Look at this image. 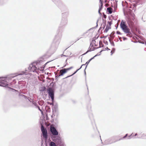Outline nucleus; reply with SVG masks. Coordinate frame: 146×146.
Masks as SVG:
<instances>
[{
  "mask_svg": "<svg viewBox=\"0 0 146 146\" xmlns=\"http://www.w3.org/2000/svg\"><path fill=\"white\" fill-rule=\"evenodd\" d=\"M51 134L50 137L52 141L58 145L61 146L62 144V139L59 135V133L56 128L54 127H51L50 128Z\"/></svg>",
  "mask_w": 146,
  "mask_h": 146,
  "instance_id": "1",
  "label": "nucleus"
},
{
  "mask_svg": "<svg viewBox=\"0 0 146 146\" xmlns=\"http://www.w3.org/2000/svg\"><path fill=\"white\" fill-rule=\"evenodd\" d=\"M135 14L133 13L131 14L130 16H127L126 17V20L131 29L132 28L135 26L134 22L135 21Z\"/></svg>",
  "mask_w": 146,
  "mask_h": 146,
  "instance_id": "2",
  "label": "nucleus"
},
{
  "mask_svg": "<svg viewBox=\"0 0 146 146\" xmlns=\"http://www.w3.org/2000/svg\"><path fill=\"white\" fill-rule=\"evenodd\" d=\"M48 57L47 55H44L40 57L37 61L34 62L35 65L38 66L37 69H40V66H42V65L44 63L45 60Z\"/></svg>",
  "mask_w": 146,
  "mask_h": 146,
  "instance_id": "3",
  "label": "nucleus"
},
{
  "mask_svg": "<svg viewBox=\"0 0 146 146\" xmlns=\"http://www.w3.org/2000/svg\"><path fill=\"white\" fill-rule=\"evenodd\" d=\"M100 138L102 143L103 144V145L110 144L119 141L118 140H116V138L117 137L116 136H113L109 138L108 139L106 140L104 142V144H103L101 138V136L100 135Z\"/></svg>",
  "mask_w": 146,
  "mask_h": 146,
  "instance_id": "4",
  "label": "nucleus"
},
{
  "mask_svg": "<svg viewBox=\"0 0 146 146\" xmlns=\"http://www.w3.org/2000/svg\"><path fill=\"white\" fill-rule=\"evenodd\" d=\"M46 91L48 94L49 98H50L52 102H53L54 100V89L51 87H49L47 89Z\"/></svg>",
  "mask_w": 146,
  "mask_h": 146,
  "instance_id": "5",
  "label": "nucleus"
},
{
  "mask_svg": "<svg viewBox=\"0 0 146 146\" xmlns=\"http://www.w3.org/2000/svg\"><path fill=\"white\" fill-rule=\"evenodd\" d=\"M61 36L59 34L56 35L53 39L52 45L56 47L58 46L60 41Z\"/></svg>",
  "mask_w": 146,
  "mask_h": 146,
  "instance_id": "6",
  "label": "nucleus"
},
{
  "mask_svg": "<svg viewBox=\"0 0 146 146\" xmlns=\"http://www.w3.org/2000/svg\"><path fill=\"white\" fill-rule=\"evenodd\" d=\"M40 129L44 139L47 140L48 138V135L46 129L44 128L43 126L42 125Z\"/></svg>",
  "mask_w": 146,
  "mask_h": 146,
  "instance_id": "7",
  "label": "nucleus"
},
{
  "mask_svg": "<svg viewBox=\"0 0 146 146\" xmlns=\"http://www.w3.org/2000/svg\"><path fill=\"white\" fill-rule=\"evenodd\" d=\"M67 23L68 19L61 18L60 26L59 27V30L60 29V28L64 27L67 24Z\"/></svg>",
  "mask_w": 146,
  "mask_h": 146,
  "instance_id": "8",
  "label": "nucleus"
},
{
  "mask_svg": "<svg viewBox=\"0 0 146 146\" xmlns=\"http://www.w3.org/2000/svg\"><path fill=\"white\" fill-rule=\"evenodd\" d=\"M37 67L36 66L35 63L34 62L32 63L28 68V70L30 71L34 72V70L37 69Z\"/></svg>",
  "mask_w": 146,
  "mask_h": 146,
  "instance_id": "9",
  "label": "nucleus"
},
{
  "mask_svg": "<svg viewBox=\"0 0 146 146\" xmlns=\"http://www.w3.org/2000/svg\"><path fill=\"white\" fill-rule=\"evenodd\" d=\"M13 77H6V78H5L4 79H0V80H3L5 81L7 83L6 84L7 85L6 86H3L4 87H7L8 86V83H9V81L11 80Z\"/></svg>",
  "mask_w": 146,
  "mask_h": 146,
  "instance_id": "10",
  "label": "nucleus"
},
{
  "mask_svg": "<svg viewBox=\"0 0 146 146\" xmlns=\"http://www.w3.org/2000/svg\"><path fill=\"white\" fill-rule=\"evenodd\" d=\"M69 15V13L68 11L62 13V18L67 19Z\"/></svg>",
  "mask_w": 146,
  "mask_h": 146,
  "instance_id": "11",
  "label": "nucleus"
},
{
  "mask_svg": "<svg viewBox=\"0 0 146 146\" xmlns=\"http://www.w3.org/2000/svg\"><path fill=\"white\" fill-rule=\"evenodd\" d=\"M5 81L2 80H0V86H5L7 85Z\"/></svg>",
  "mask_w": 146,
  "mask_h": 146,
  "instance_id": "12",
  "label": "nucleus"
},
{
  "mask_svg": "<svg viewBox=\"0 0 146 146\" xmlns=\"http://www.w3.org/2000/svg\"><path fill=\"white\" fill-rule=\"evenodd\" d=\"M60 72H62L61 74L59 75H58V76H62L64 75V74L66 73L67 72L65 68H64L60 70Z\"/></svg>",
  "mask_w": 146,
  "mask_h": 146,
  "instance_id": "13",
  "label": "nucleus"
},
{
  "mask_svg": "<svg viewBox=\"0 0 146 146\" xmlns=\"http://www.w3.org/2000/svg\"><path fill=\"white\" fill-rule=\"evenodd\" d=\"M121 29L125 33H129V32L130 31V29L129 28H124L123 27H122V28H121Z\"/></svg>",
  "mask_w": 146,
  "mask_h": 146,
  "instance_id": "14",
  "label": "nucleus"
},
{
  "mask_svg": "<svg viewBox=\"0 0 146 146\" xmlns=\"http://www.w3.org/2000/svg\"><path fill=\"white\" fill-rule=\"evenodd\" d=\"M107 12L108 14H110L112 13V9L110 7H108L107 9Z\"/></svg>",
  "mask_w": 146,
  "mask_h": 146,
  "instance_id": "15",
  "label": "nucleus"
},
{
  "mask_svg": "<svg viewBox=\"0 0 146 146\" xmlns=\"http://www.w3.org/2000/svg\"><path fill=\"white\" fill-rule=\"evenodd\" d=\"M141 136H137V138L139 139L142 138L146 139V134L143 133L141 134Z\"/></svg>",
  "mask_w": 146,
  "mask_h": 146,
  "instance_id": "16",
  "label": "nucleus"
},
{
  "mask_svg": "<svg viewBox=\"0 0 146 146\" xmlns=\"http://www.w3.org/2000/svg\"><path fill=\"white\" fill-rule=\"evenodd\" d=\"M125 24H126L125 21L122 20L121 21L120 25V28H122L123 26L125 25Z\"/></svg>",
  "mask_w": 146,
  "mask_h": 146,
  "instance_id": "17",
  "label": "nucleus"
},
{
  "mask_svg": "<svg viewBox=\"0 0 146 146\" xmlns=\"http://www.w3.org/2000/svg\"><path fill=\"white\" fill-rule=\"evenodd\" d=\"M114 34L115 32L113 31L111 33V35H110V37L111 38V40H113V38L115 37V36L114 35Z\"/></svg>",
  "mask_w": 146,
  "mask_h": 146,
  "instance_id": "18",
  "label": "nucleus"
},
{
  "mask_svg": "<svg viewBox=\"0 0 146 146\" xmlns=\"http://www.w3.org/2000/svg\"><path fill=\"white\" fill-rule=\"evenodd\" d=\"M111 29V27H110V26H109L108 25H107L104 31V32L105 33L107 32L109 30Z\"/></svg>",
  "mask_w": 146,
  "mask_h": 146,
  "instance_id": "19",
  "label": "nucleus"
},
{
  "mask_svg": "<svg viewBox=\"0 0 146 146\" xmlns=\"http://www.w3.org/2000/svg\"><path fill=\"white\" fill-rule=\"evenodd\" d=\"M50 61H48L47 62H46V63H45L42 66H40V68L41 69H42V70H44V68H45V66L48 63V62H50Z\"/></svg>",
  "mask_w": 146,
  "mask_h": 146,
  "instance_id": "20",
  "label": "nucleus"
},
{
  "mask_svg": "<svg viewBox=\"0 0 146 146\" xmlns=\"http://www.w3.org/2000/svg\"><path fill=\"white\" fill-rule=\"evenodd\" d=\"M94 57H92L91 58H90L88 61L86 62V68L88 64H89V63L91 61L92 59H94Z\"/></svg>",
  "mask_w": 146,
  "mask_h": 146,
  "instance_id": "21",
  "label": "nucleus"
},
{
  "mask_svg": "<svg viewBox=\"0 0 146 146\" xmlns=\"http://www.w3.org/2000/svg\"><path fill=\"white\" fill-rule=\"evenodd\" d=\"M92 49L91 48H90V47H89L88 48V50L87 51L84 53L83 54V55H84L87 54L88 52H91L92 51Z\"/></svg>",
  "mask_w": 146,
  "mask_h": 146,
  "instance_id": "22",
  "label": "nucleus"
},
{
  "mask_svg": "<svg viewBox=\"0 0 146 146\" xmlns=\"http://www.w3.org/2000/svg\"><path fill=\"white\" fill-rule=\"evenodd\" d=\"M108 38H109V41L110 42V44H111L112 46H115V44H114V42H113V40H112V41H111V40H110L109 37Z\"/></svg>",
  "mask_w": 146,
  "mask_h": 146,
  "instance_id": "23",
  "label": "nucleus"
},
{
  "mask_svg": "<svg viewBox=\"0 0 146 146\" xmlns=\"http://www.w3.org/2000/svg\"><path fill=\"white\" fill-rule=\"evenodd\" d=\"M127 33L126 35L127 36L130 37H132V34L130 31L129 32V33Z\"/></svg>",
  "mask_w": 146,
  "mask_h": 146,
  "instance_id": "24",
  "label": "nucleus"
},
{
  "mask_svg": "<svg viewBox=\"0 0 146 146\" xmlns=\"http://www.w3.org/2000/svg\"><path fill=\"white\" fill-rule=\"evenodd\" d=\"M128 134L127 133L122 138L119 139H118L119 141H120L121 140H122L123 139L125 138L128 136Z\"/></svg>",
  "mask_w": 146,
  "mask_h": 146,
  "instance_id": "25",
  "label": "nucleus"
},
{
  "mask_svg": "<svg viewBox=\"0 0 146 146\" xmlns=\"http://www.w3.org/2000/svg\"><path fill=\"white\" fill-rule=\"evenodd\" d=\"M50 146H56L55 143L52 141L49 144Z\"/></svg>",
  "mask_w": 146,
  "mask_h": 146,
  "instance_id": "26",
  "label": "nucleus"
},
{
  "mask_svg": "<svg viewBox=\"0 0 146 146\" xmlns=\"http://www.w3.org/2000/svg\"><path fill=\"white\" fill-rule=\"evenodd\" d=\"M91 106L90 105H89L88 107H87V109L90 112L91 111Z\"/></svg>",
  "mask_w": 146,
  "mask_h": 146,
  "instance_id": "27",
  "label": "nucleus"
},
{
  "mask_svg": "<svg viewBox=\"0 0 146 146\" xmlns=\"http://www.w3.org/2000/svg\"><path fill=\"white\" fill-rule=\"evenodd\" d=\"M77 72H76V71H75L72 74H71V75H70V76H67V77H66V78H68V77H70L71 76H73V75H74V74H75Z\"/></svg>",
  "mask_w": 146,
  "mask_h": 146,
  "instance_id": "28",
  "label": "nucleus"
},
{
  "mask_svg": "<svg viewBox=\"0 0 146 146\" xmlns=\"http://www.w3.org/2000/svg\"><path fill=\"white\" fill-rule=\"evenodd\" d=\"M32 104H33L34 105V106H35V108H37L38 106L37 104H36L34 101H33Z\"/></svg>",
  "mask_w": 146,
  "mask_h": 146,
  "instance_id": "29",
  "label": "nucleus"
},
{
  "mask_svg": "<svg viewBox=\"0 0 146 146\" xmlns=\"http://www.w3.org/2000/svg\"><path fill=\"white\" fill-rule=\"evenodd\" d=\"M24 74H26V75L27 74L25 72L22 71L21 72V73H19V74H18V75H22Z\"/></svg>",
  "mask_w": 146,
  "mask_h": 146,
  "instance_id": "30",
  "label": "nucleus"
},
{
  "mask_svg": "<svg viewBox=\"0 0 146 146\" xmlns=\"http://www.w3.org/2000/svg\"><path fill=\"white\" fill-rule=\"evenodd\" d=\"M27 99L29 102H32V103L33 102V101H34L33 99L28 97L27 98Z\"/></svg>",
  "mask_w": 146,
  "mask_h": 146,
  "instance_id": "31",
  "label": "nucleus"
},
{
  "mask_svg": "<svg viewBox=\"0 0 146 146\" xmlns=\"http://www.w3.org/2000/svg\"><path fill=\"white\" fill-rule=\"evenodd\" d=\"M133 133H132V134L128 136V137L127 138V139H129L133 137Z\"/></svg>",
  "mask_w": 146,
  "mask_h": 146,
  "instance_id": "32",
  "label": "nucleus"
},
{
  "mask_svg": "<svg viewBox=\"0 0 146 146\" xmlns=\"http://www.w3.org/2000/svg\"><path fill=\"white\" fill-rule=\"evenodd\" d=\"M16 83V81L15 79L13 80L12 82H10V84L12 85L13 84H15Z\"/></svg>",
  "mask_w": 146,
  "mask_h": 146,
  "instance_id": "33",
  "label": "nucleus"
},
{
  "mask_svg": "<svg viewBox=\"0 0 146 146\" xmlns=\"http://www.w3.org/2000/svg\"><path fill=\"white\" fill-rule=\"evenodd\" d=\"M90 115L91 116V117H90V115H89V117H90V119L91 120H94V119L93 118V115L92 114H90Z\"/></svg>",
  "mask_w": 146,
  "mask_h": 146,
  "instance_id": "34",
  "label": "nucleus"
},
{
  "mask_svg": "<svg viewBox=\"0 0 146 146\" xmlns=\"http://www.w3.org/2000/svg\"><path fill=\"white\" fill-rule=\"evenodd\" d=\"M46 88L45 87H43L40 90L41 92H43L46 91Z\"/></svg>",
  "mask_w": 146,
  "mask_h": 146,
  "instance_id": "35",
  "label": "nucleus"
},
{
  "mask_svg": "<svg viewBox=\"0 0 146 146\" xmlns=\"http://www.w3.org/2000/svg\"><path fill=\"white\" fill-rule=\"evenodd\" d=\"M53 2H54L56 4H57V3L59 1V0H51Z\"/></svg>",
  "mask_w": 146,
  "mask_h": 146,
  "instance_id": "36",
  "label": "nucleus"
},
{
  "mask_svg": "<svg viewBox=\"0 0 146 146\" xmlns=\"http://www.w3.org/2000/svg\"><path fill=\"white\" fill-rule=\"evenodd\" d=\"M73 68V66H71L69 68H66L65 69L66 70V71L67 72L68 71L72 69Z\"/></svg>",
  "mask_w": 146,
  "mask_h": 146,
  "instance_id": "37",
  "label": "nucleus"
},
{
  "mask_svg": "<svg viewBox=\"0 0 146 146\" xmlns=\"http://www.w3.org/2000/svg\"><path fill=\"white\" fill-rule=\"evenodd\" d=\"M112 50L113 51V52H112V50H111V55H112L113 53L115 52V49L114 48H112Z\"/></svg>",
  "mask_w": 146,
  "mask_h": 146,
  "instance_id": "38",
  "label": "nucleus"
},
{
  "mask_svg": "<svg viewBox=\"0 0 146 146\" xmlns=\"http://www.w3.org/2000/svg\"><path fill=\"white\" fill-rule=\"evenodd\" d=\"M103 7V5H101L99 7L98 11H101Z\"/></svg>",
  "mask_w": 146,
  "mask_h": 146,
  "instance_id": "39",
  "label": "nucleus"
},
{
  "mask_svg": "<svg viewBox=\"0 0 146 146\" xmlns=\"http://www.w3.org/2000/svg\"><path fill=\"white\" fill-rule=\"evenodd\" d=\"M38 109L41 111V114H43V111H42L41 110L40 108V107L38 106L37 108Z\"/></svg>",
  "mask_w": 146,
  "mask_h": 146,
  "instance_id": "40",
  "label": "nucleus"
},
{
  "mask_svg": "<svg viewBox=\"0 0 146 146\" xmlns=\"http://www.w3.org/2000/svg\"><path fill=\"white\" fill-rule=\"evenodd\" d=\"M142 0H138V1H137V3H139V4H142Z\"/></svg>",
  "mask_w": 146,
  "mask_h": 146,
  "instance_id": "41",
  "label": "nucleus"
},
{
  "mask_svg": "<svg viewBox=\"0 0 146 146\" xmlns=\"http://www.w3.org/2000/svg\"><path fill=\"white\" fill-rule=\"evenodd\" d=\"M102 25H103L102 27V30H103L104 29V28H105V26H106V25H105V24L104 23V24H103V25H102Z\"/></svg>",
  "mask_w": 146,
  "mask_h": 146,
  "instance_id": "42",
  "label": "nucleus"
},
{
  "mask_svg": "<svg viewBox=\"0 0 146 146\" xmlns=\"http://www.w3.org/2000/svg\"><path fill=\"white\" fill-rule=\"evenodd\" d=\"M21 96L22 97H24L25 99H27V98L28 97L27 96H25V95H24L23 94L21 95Z\"/></svg>",
  "mask_w": 146,
  "mask_h": 146,
  "instance_id": "43",
  "label": "nucleus"
},
{
  "mask_svg": "<svg viewBox=\"0 0 146 146\" xmlns=\"http://www.w3.org/2000/svg\"><path fill=\"white\" fill-rule=\"evenodd\" d=\"M108 23L109 25H110L109 26H110V27L111 25H112V21H108Z\"/></svg>",
  "mask_w": 146,
  "mask_h": 146,
  "instance_id": "44",
  "label": "nucleus"
},
{
  "mask_svg": "<svg viewBox=\"0 0 146 146\" xmlns=\"http://www.w3.org/2000/svg\"><path fill=\"white\" fill-rule=\"evenodd\" d=\"M103 42L106 45H108V42L107 41L104 40Z\"/></svg>",
  "mask_w": 146,
  "mask_h": 146,
  "instance_id": "45",
  "label": "nucleus"
},
{
  "mask_svg": "<svg viewBox=\"0 0 146 146\" xmlns=\"http://www.w3.org/2000/svg\"><path fill=\"white\" fill-rule=\"evenodd\" d=\"M123 27L124 28H129L128 27V26H127L126 24L125 25H124L123 26Z\"/></svg>",
  "mask_w": 146,
  "mask_h": 146,
  "instance_id": "46",
  "label": "nucleus"
},
{
  "mask_svg": "<svg viewBox=\"0 0 146 146\" xmlns=\"http://www.w3.org/2000/svg\"><path fill=\"white\" fill-rule=\"evenodd\" d=\"M52 84H53L52 85V87L51 88L54 89V88L55 87V84L54 83H53Z\"/></svg>",
  "mask_w": 146,
  "mask_h": 146,
  "instance_id": "47",
  "label": "nucleus"
},
{
  "mask_svg": "<svg viewBox=\"0 0 146 146\" xmlns=\"http://www.w3.org/2000/svg\"><path fill=\"white\" fill-rule=\"evenodd\" d=\"M116 33L117 35H121V33L120 32L118 31H116Z\"/></svg>",
  "mask_w": 146,
  "mask_h": 146,
  "instance_id": "48",
  "label": "nucleus"
},
{
  "mask_svg": "<svg viewBox=\"0 0 146 146\" xmlns=\"http://www.w3.org/2000/svg\"><path fill=\"white\" fill-rule=\"evenodd\" d=\"M101 55V53H100V54H97L95 56H94V57H94V58L98 56H100Z\"/></svg>",
  "mask_w": 146,
  "mask_h": 146,
  "instance_id": "49",
  "label": "nucleus"
},
{
  "mask_svg": "<svg viewBox=\"0 0 146 146\" xmlns=\"http://www.w3.org/2000/svg\"><path fill=\"white\" fill-rule=\"evenodd\" d=\"M92 41L93 42H94V44L95 46H97V45L95 44V43L96 42V41L95 40H93Z\"/></svg>",
  "mask_w": 146,
  "mask_h": 146,
  "instance_id": "50",
  "label": "nucleus"
},
{
  "mask_svg": "<svg viewBox=\"0 0 146 146\" xmlns=\"http://www.w3.org/2000/svg\"><path fill=\"white\" fill-rule=\"evenodd\" d=\"M102 21H103V24H104V23L106 25V21L105 20H104V19H102Z\"/></svg>",
  "mask_w": 146,
  "mask_h": 146,
  "instance_id": "51",
  "label": "nucleus"
},
{
  "mask_svg": "<svg viewBox=\"0 0 146 146\" xmlns=\"http://www.w3.org/2000/svg\"><path fill=\"white\" fill-rule=\"evenodd\" d=\"M122 38H123V40L124 41L125 40H127V38L126 37H125L124 36H123L122 37Z\"/></svg>",
  "mask_w": 146,
  "mask_h": 146,
  "instance_id": "52",
  "label": "nucleus"
},
{
  "mask_svg": "<svg viewBox=\"0 0 146 146\" xmlns=\"http://www.w3.org/2000/svg\"><path fill=\"white\" fill-rule=\"evenodd\" d=\"M92 42H91L90 43V46L89 47H91L92 48V47H93L94 46H93V44L92 45Z\"/></svg>",
  "mask_w": 146,
  "mask_h": 146,
  "instance_id": "53",
  "label": "nucleus"
},
{
  "mask_svg": "<svg viewBox=\"0 0 146 146\" xmlns=\"http://www.w3.org/2000/svg\"><path fill=\"white\" fill-rule=\"evenodd\" d=\"M100 46H102V47H104V45L103 44L102 42L100 41Z\"/></svg>",
  "mask_w": 146,
  "mask_h": 146,
  "instance_id": "54",
  "label": "nucleus"
},
{
  "mask_svg": "<svg viewBox=\"0 0 146 146\" xmlns=\"http://www.w3.org/2000/svg\"><path fill=\"white\" fill-rule=\"evenodd\" d=\"M110 50V49L108 47H106V48H105V50Z\"/></svg>",
  "mask_w": 146,
  "mask_h": 146,
  "instance_id": "55",
  "label": "nucleus"
},
{
  "mask_svg": "<svg viewBox=\"0 0 146 146\" xmlns=\"http://www.w3.org/2000/svg\"><path fill=\"white\" fill-rule=\"evenodd\" d=\"M96 28V27H93L90 29H89V30H88V31H90L92 30H93V29H95V28Z\"/></svg>",
  "mask_w": 146,
  "mask_h": 146,
  "instance_id": "56",
  "label": "nucleus"
},
{
  "mask_svg": "<svg viewBox=\"0 0 146 146\" xmlns=\"http://www.w3.org/2000/svg\"><path fill=\"white\" fill-rule=\"evenodd\" d=\"M98 20L97 21L96 23V25L95 27H96V28H97L98 27Z\"/></svg>",
  "mask_w": 146,
  "mask_h": 146,
  "instance_id": "57",
  "label": "nucleus"
},
{
  "mask_svg": "<svg viewBox=\"0 0 146 146\" xmlns=\"http://www.w3.org/2000/svg\"><path fill=\"white\" fill-rule=\"evenodd\" d=\"M103 17V18H104L105 19H106V18L107 16H106V15L104 14Z\"/></svg>",
  "mask_w": 146,
  "mask_h": 146,
  "instance_id": "58",
  "label": "nucleus"
},
{
  "mask_svg": "<svg viewBox=\"0 0 146 146\" xmlns=\"http://www.w3.org/2000/svg\"><path fill=\"white\" fill-rule=\"evenodd\" d=\"M107 36H108V35H106V36H104L103 37H100V38H106L107 37Z\"/></svg>",
  "mask_w": 146,
  "mask_h": 146,
  "instance_id": "59",
  "label": "nucleus"
},
{
  "mask_svg": "<svg viewBox=\"0 0 146 146\" xmlns=\"http://www.w3.org/2000/svg\"><path fill=\"white\" fill-rule=\"evenodd\" d=\"M136 6V5L133 4V7H132V9H133L134 7H135Z\"/></svg>",
  "mask_w": 146,
  "mask_h": 146,
  "instance_id": "60",
  "label": "nucleus"
},
{
  "mask_svg": "<svg viewBox=\"0 0 146 146\" xmlns=\"http://www.w3.org/2000/svg\"><path fill=\"white\" fill-rule=\"evenodd\" d=\"M72 102L74 104L76 103V101L75 100H72Z\"/></svg>",
  "mask_w": 146,
  "mask_h": 146,
  "instance_id": "61",
  "label": "nucleus"
},
{
  "mask_svg": "<svg viewBox=\"0 0 146 146\" xmlns=\"http://www.w3.org/2000/svg\"><path fill=\"white\" fill-rule=\"evenodd\" d=\"M86 68H85L84 70V74L86 76Z\"/></svg>",
  "mask_w": 146,
  "mask_h": 146,
  "instance_id": "62",
  "label": "nucleus"
},
{
  "mask_svg": "<svg viewBox=\"0 0 146 146\" xmlns=\"http://www.w3.org/2000/svg\"><path fill=\"white\" fill-rule=\"evenodd\" d=\"M60 76H58V75H57L55 76L56 79H57Z\"/></svg>",
  "mask_w": 146,
  "mask_h": 146,
  "instance_id": "63",
  "label": "nucleus"
},
{
  "mask_svg": "<svg viewBox=\"0 0 146 146\" xmlns=\"http://www.w3.org/2000/svg\"><path fill=\"white\" fill-rule=\"evenodd\" d=\"M92 47H93V49H92L93 50H94L96 49V47H94L93 46Z\"/></svg>",
  "mask_w": 146,
  "mask_h": 146,
  "instance_id": "64",
  "label": "nucleus"
}]
</instances>
